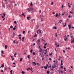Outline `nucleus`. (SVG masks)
Returning a JSON list of instances; mask_svg holds the SVG:
<instances>
[{
	"mask_svg": "<svg viewBox=\"0 0 74 74\" xmlns=\"http://www.w3.org/2000/svg\"><path fill=\"white\" fill-rule=\"evenodd\" d=\"M27 10L28 12H30V11H32V10H33V8L31 7L30 8V9L29 8H28L27 9Z\"/></svg>",
	"mask_w": 74,
	"mask_h": 74,
	"instance_id": "obj_1",
	"label": "nucleus"
},
{
	"mask_svg": "<svg viewBox=\"0 0 74 74\" xmlns=\"http://www.w3.org/2000/svg\"><path fill=\"white\" fill-rule=\"evenodd\" d=\"M36 43L38 45H40V40L39 39H38L36 41Z\"/></svg>",
	"mask_w": 74,
	"mask_h": 74,
	"instance_id": "obj_2",
	"label": "nucleus"
},
{
	"mask_svg": "<svg viewBox=\"0 0 74 74\" xmlns=\"http://www.w3.org/2000/svg\"><path fill=\"white\" fill-rule=\"evenodd\" d=\"M71 38V43H73V42H74V38L73 37Z\"/></svg>",
	"mask_w": 74,
	"mask_h": 74,
	"instance_id": "obj_3",
	"label": "nucleus"
},
{
	"mask_svg": "<svg viewBox=\"0 0 74 74\" xmlns=\"http://www.w3.org/2000/svg\"><path fill=\"white\" fill-rule=\"evenodd\" d=\"M37 33H38V34H41V30H40V29H39V30H38V31L37 32Z\"/></svg>",
	"mask_w": 74,
	"mask_h": 74,
	"instance_id": "obj_4",
	"label": "nucleus"
},
{
	"mask_svg": "<svg viewBox=\"0 0 74 74\" xmlns=\"http://www.w3.org/2000/svg\"><path fill=\"white\" fill-rule=\"evenodd\" d=\"M39 49H40L39 50L40 52H42V49H41V48H39Z\"/></svg>",
	"mask_w": 74,
	"mask_h": 74,
	"instance_id": "obj_5",
	"label": "nucleus"
},
{
	"mask_svg": "<svg viewBox=\"0 0 74 74\" xmlns=\"http://www.w3.org/2000/svg\"><path fill=\"white\" fill-rule=\"evenodd\" d=\"M69 35L71 37V38H72L73 37V35L72 34L70 33L69 34Z\"/></svg>",
	"mask_w": 74,
	"mask_h": 74,
	"instance_id": "obj_6",
	"label": "nucleus"
},
{
	"mask_svg": "<svg viewBox=\"0 0 74 74\" xmlns=\"http://www.w3.org/2000/svg\"><path fill=\"white\" fill-rule=\"evenodd\" d=\"M58 42L56 41L55 42V45L56 47H57V45H58Z\"/></svg>",
	"mask_w": 74,
	"mask_h": 74,
	"instance_id": "obj_7",
	"label": "nucleus"
},
{
	"mask_svg": "<svg viewBox=\"0 0 74 74\" xmlns=\"http://www.w3.org/2000/svg\"><path fill=\"white\" fill-rule=\"evenodd\" d=\"M64 41H67V38H65V37H64Z\"/></svg>",
	"mask_w": 74,
	"mask_h": 74,
	"instance_id": "obj_8",
	"label": "nucleus"
},
{
	"mask_svg": "<svg viewBox=\"0 0 74 74\" xmlns=\"http://www.w3.org/2000/svg\"><path fill=\"white\" fill-rule=\"evenodd\" d=\"M32 63V64H35V65H36L37 64H36V62H33Z\"/></svg>",
	"mask_w": 74,
	"mask_h": 74,
	"instance_id": "obj_9",
	"label": "nucleus"
},
{
	"mask_svg": "<svg viewBox=\"0 0 74 74\" xmlns=\"http://www.w3.org/2000/svg\"><path fill=\"white\" fill-rule=\"evenodd\" d=\"M68 26L69 27V29H71V25H68Z\"/></svg>",
	"mask_w": 74,
	"mask_h": 74,
	"instance_id": "obj_10",
	"label": "nucleus"
},
{
	"mask_svg": "<svg viewBox=\"0 0 74 74\" xmlns=\"http://www.w3.org/2000/svg\"><path fill=\"white\" fill-rule=\"evenodd\" d=\"M22 15L24 16V17L25 18V17L26 16H25V14L23 13H22Z\"/></svg>",
	"mask_w": 74,
	"mask_h": 74,
	"instance_id": "obj_11",
	"label": "nucleus"
},
{
	"mask_svg": "<svg viewBox=\"0 0 74 74\" xmlns=\"http://www.w3.org/2000/svg\"><path fill=\"white\" fill-rule=\"evenodd\" d=\"M17 54V53H15L14 55V57H15V58H16V55Z\"/></svg>",
	"mask_w": 74,
	"mask_h": 74,
	"instance_id": "obj_12",
	"label": "nucleus"
},
{
	"mask_svg": "<svg viewBox=\"0 0 74 74\" xmlns=\"http://www.w3.org/2000/svg\"><path fill=\"white\" fill-rule=\"evenodd\" d=\"M33 69L32 68V67H31V69H30V70H31V71H32V72H33V71H32Z\"/></svg>",
	"mask_w": 74,
	"mask_h": 74,
	"instance_id": "obj_13",
	"label": "nucleus"
},
{
	"mask_svg": "<svg viewBox=\"0 0 74 74\" xmlns=\"http://www.w3.org/2000/svg\"><path fill=\"white\" fill-rule=\"evenodd\" d=\"M47 52H46V53H44V55H46V56H48V55H47V54H48L47 53Z\"/></svg>",
	"mask_w": 74,
	"mask_h": 74,
	"instance_id": "obj_14",
	"label": "nucleus"
},
{
	"mask_svg": "<svg viewBox=\"0 0 74 74\" xmlns=\"http://www.w3.org/2000/svg\"><path fill=\"white\" fill-rule=\"evenodd\" d=\"M58 66V64H56V65H54V68L55 67H57Z\"/></svg>",
	"mask_w": 74,
	"mask_h": 74,
	"instance_id": "obj_15",
	"label": "nucleus"
},
{
	"mask_svg": "<svg viewBox=\"0 0 74 74\" xmlns=\"http://www.w3.org/2000/svg\"><path fill=\"white\" fill-rule=\"evenodd\" d=\"M10 74H12V70L10 71Z\"/></svg>",
	"mask_w": 74,
	"mask_h": 74,
	"instance_id": "obj_16",
	"label": "nucleus"
},
{
	"mask_svg": "<svg viewBox=\"0 0 74 74\" xmlns=\"http://www.w3.org/2000/svg\"><path fill=\"white\" fill-rule=\"evenodd\" d=\"M53 29H57V27H54L53 28Z\"/></svg>",
	"mask_w": 74,
	"mask_h": 74,
	"instance_id": "obj_17",
	"label": "nucleus"
},
{
	"mask_svg": "<svg viewBox=\"0 0 74 74\" xmlns=\"http://www.w3.org/2000/svg\"><path fill=\"white\" fill-rule=\"evenodd\" d=\"M33 55H36V53L34 52L32 53Z\"/></svg>",
	"mask_w": 74,
	"mask_h": 74,
	"instance_id": "obj_18",
	"label": "nucleus"
},
{
	"mask_svg": "<svg viewBox=\"0 0 74 74\" xmlns=\"http://www.w3.org/2000/svg\"><path fill=\"white\" fill-rule=\"evenodd\" d=\"M30 55H29L27 56V57L28 59H30Z\"/></svg>",
	"mask_w": 74,
	"mask_h": 74,
	"instance_id": "obj_19",
	"label": "nucleus"
},
{
	"mask_svg": "<svg viewBox=\"0 0 74 74\" xmlns=\"http://www.w3.org/2000/svg\"><path fill=\"white\" fill-rule=\"evenodd\" d=\"M47 74H49V72L48 71H47Z\"/></svg>",
	"mask_w": 74,
	"mask_h": 74,
	"instance_id": "obj_20",
	"label": "nucleus"
},
{
	"mask_svg": "<svg viewBox=\"0 0 74 74\" xmlns=\"http://www.w3.org/2000/svg\"><path fill=\"white\" fill-rule=\"evenodd\" d=\"M58 13H56V17H58Z\"/></svg>",
	"mask_w": 74,
	"mask_h": 74,
	"instance_id": "obj_21",
	"label": "nucleus"
},
{
	"mask_svg": "<svg viewBox=\"0 0 74 74\" xmlns=\"http://www.w3.org/2000/svg\"><path fill=\"white\" fill-rule=\"evenodd\" d=\"M5 49H7V45H6L5 46Z\"/></svg>",
	"mask_w": 74,
	"mask_h": 74,
	"instance_id": "obj_22",
	"label": "nucleus"
},
{
	"mask_svg": "<svg viewBox=\"0 0 74 74\" xmlns=\"http://www.w3.org/2000/svg\"><path fill=\"white\" fill-rule=\"evenodd\" d=\"M44 68H45V69H47V67L46 66H44Z\"/></svg>",
	"mask_w": 74,
	"mask_h": 74,
	"instance_id": "obj_23",
	"label": "nucleus"
},
{
	"mask_svg": "<svg viewBox=\"0 0 74 74\" xmlns=\"http://www.w3.org/2000/svg\"><path fill=\"white\" fill-rule=\"evenodd\" d=\"M1 52L2 54H4V51L3 50L1 51Z\"/></svg>",
	"mask_w": 74,
	"mask_h": 74,
	"instance_id": "obj_24",
	"label": "nucleus"
},
{
	"mask_svg": "<svg viewBox=\"0 0 74 74\" xmlns=\"http://www.w3.org/2000/svg\"><path fill=\"white\" fill-rule=\"evenodd\" d=\"M27 20H30V18H29V17H27Z\"/></svg>",
	"mask_w": 74,
	"mask_h": 74,
	"instance_id": "obj_25",
	"label": "nucleus"
},
{
	"mask_svg": "<svg viewBox=\"0 0 74 74\" xmlns=\"http://www.w3.org/2000/svg\"><path fill=\"white\" fill-rule=\"evenodd\" d=\"M12 28H13V26L12 25H11L10 28L11 29Z\"/></svg>",
	"mask_w": 74,
	"mask_h": 74,
	"instance_id": "obj_26",
	"label": "nucleus"
},
{
	"mask_svg": "<svg viewBox=\"0 0 74 74\" xmlns=\"http://www.w3.org/2000/svg\"><path fill=\"white\" fill-rule=\"evenodd\" d=\"M30 52H31V53H32L33 52V49L31 50Z\"/></svg>",
	"mask_w": 74,
	"mask_h": 74,
	"instance_id": "obj_27",
	"label": "nucleus"
},
{
	"mask_svg": "<svg viewBox=\"0 0 74 74\" xmlns=\"http://www.w3.org/2000/svg\"><path fill=\"white\" fill-rule=\"evenodd\" d=\"M37 36V34H36L35 36H34V37H36Z\"/></svg>",
	"mask_w": 74,
	"mask_h": 74,
	"instance_id": "obj_28",
	"label": "nucleus"
},
{
	"mask_svg": "<svg viewBox=\"0 0 74 74\" xmlns=\"http://www.w3.org/2000/svg\"><path fill=\"white\" fill-rule=\"evenodd\" d=\"M37 64L38 66H40V64L38 63H37Z\"/></svg>",
	"mask_w": 74,
	"mask_h": 74,
	"instance_id": "obj_29",
	"label": "nucleus"
},
{
	"mask_svg": "<svg viewBox=\"0 0 74 74\" xmlns=\"http://www.w3.org/2000/svg\"><path fill=\"white\" fill-rule=\"evenodd\" d=\"M23 59V58H21V59H20V62H21V61H22Z\"/></svg>",
	"mask_w": 74,
	"mask_h": 74,
	"instance_id": "obj_30",
	"label": "nucleus"
},
{
	"mask_svg": "<svg viewBox=\"0 0 74 74\" xmlns=\"http://www.w3.org/2000/svg\"><path fill=\"white\" fill-rule=\"evenodd\" d=\"M49 67L50 68H51V66H48V68H49Z\"/></svg>",
	"mask_w": 74,
	"mask_h": 74,
	"instance_id": "obj_31",
	"label": "nucleus"
},
{
	"mask_svg": "<svg viewBox=\"0 0 74 74\" xmlns=\"http://www.w3.org/2000/svg\"><path fill=\"white\" fill-rule=\"evenodd\" d=\"M68 17L69 18H71V16H70V14H69V16H68Z\"/></svg>",
	"mask_w": 74,
	"mask_h": 74,
	"instance_id": "obj_32",
	"label": "nucleus"
},
{
	"mask_svg": "<svg viewBox=\"0 0 74 74\" xmlns=\"http://www.w3.org/2000/svg\"><path fill=\"white\" fill-rule=\"evenodd\" d=\"M30 5H31V6L33 5V3H32V2H31V4H30Z\"/></svg>",
	"mask_w": 74,
	"mask_h": 74,
	"instance_id": "obj_33",
	"label": "nucleus"
},
{
	"mask_svg": "<svg viewBox=\"0 0 74 74\" xmlns=\"http://www.w3.org/2000/svg\"><path fill=\"white\" fill-rule=\"evenodd\" d=\"M14 23L15 24H16V23H16V21H14Z\"/></svg>",
	"mask_w": 74,
	"mask_h": 74,
	"instance_id": "obj_34",
	"label": "nucleus"
},
{
	"mask_svg": "<svg viewBox=\"0 0 74 74\" xmlns=\"http://www.w3.org/2000/svg\"><path fill=\"white\" fill-rule=\"evenodd\" d=\"M1 67H4V65L3 64H2L1 66Z\"/></svg>",
	"mask_w": 74,
	"mask_h": 74,
	"instance_id": "obj_35",
	"label": "nucleus"
},
{
	"mask_svg": "<svg viewBox=\"0 0 74 74\" xmlns=\"http://www.w3.org/2000/svg\"><path fill=\"white\" fill-rule=\"evenodd\" d=\"M64 71H66V68H64Z\"/></svg>",
	"mask_w": 74,
	"mask_h": 74,
	"instance_id": "obj_36",
	"label": "nucleus"
},
{
	"mask_svg": "<svg viewBox=\"0 0 74 74\" xmlns=\"http://www.w3.org/2000/svg\"><path fill=\"white\" fill-rule=\"evenodd\" d=\"M46 46V45H44V48H45V49H46V47H45Z\"/></svg>",
	"mask_w": 74,
	"mask_h": 74,
	"instance_id": "obj_37",
	"label": "nucleus"
},
{
	"mask_svg": "<svg viewBox=\"0 0 74 74\" xmlns=\"http://www.w3.org/2000/svg\"><path fill=\"white\" fill-rule=\"evenodd\" d=\"M22 73L23 74H25V72L23 71H22Z\"/></svg>",
	"mask_w": 74,
	"mask_h": 74,
	"instance_id": "obj_38",
	"label": "nucleus"
},
{
	"mask_svg": "<svg viewBox=\"0 0 74 74\" xmlns=\"http://www.w3.org/2000/svg\"><path fill=\"white\" fill-rule=\"evenodd\" d=\"M15 29H16V28H15V27H14L13 28V30H15Z\"/></svg>",
	"mask_w": 74,
	"mask_h": 74,
	"instance_id": "obj_39",
	"label": "nucleus"
},
{
	"mask_svg": "<svg viewBox=\"0 0 74 74\" xmlns=\"http://www.w3.org/2000/svg\"><path fill=\"white\" fill-rule=\"evenodd\" d=\"M25 31H23V34H25Z\"/></svg>",
	"mask_w": 74,
	"mask_h": 74,
	"instance_id": "obj_40",
	"label": "nucleus"
},
{
	"mask_svg": "<svg viewBox=\"0 0 74 74\" xmlns=\"http://www.w3.org/2000/svg\"><path fill=\"white\" fill-rule=\"evenodd\" d=\"M52 55V53L51 52L50 54H49V55Z\"/></svg>",
	"mask_w": 74,
	"mask_h": 74,
	"instance_id": "obj_41",
	"label": "nucleus"
},
{
	"mask_svg": "<svg viewBox=\"0 0 74 74\" xmlns=\"http://www.w3.org/2000/svg\"><path fill=\"white\" fill-rule=\"evenodd\" d=\"M47 44H48V43H45L44 44V45H47Z\"/></svg>",
	"mask_w": 74,
	"mask_h": 74,
	"instance_id": "obj_42",
	"label": "nucleus"
},
{
	"mask_svg": "<svg viewBox=\"0 0 74 74\" xmlns=\"http://www.w3.org/2000/svg\"><path fill=\"white\" fill-rule=\"evenodd\" d=\"M61 69H63V66H61Z\"/></svg>",
	"mask_w": 74,
	"mask_h": 74,
	"instance_id": "obj_43",
	"label": "nucleus"
},
{
	"mask_svg": "<svg viewBox=\"0 0 74 74\" xmlns=\"http://www.w3.org/2000/svg\"><path fill=\"white\" fill-rule=\"evenodd\" d=\"M54 68H55V67H54V66H52V69H54Z\"/></svg>",
	"mask_w": 74,
	"mask_h": 74,
	"instance_id": "obj_44",
	"label": "nucleus"
},
{
	"mask_svg": "<svg viewBox=\"0 0 74 74\" xmlns=\"http://www.w3.org/2000/svg\"><path fill=\"white\" fill-rule=\"evenodd\" d=\"M13 64H14V65H16V64H15V62H13L12 63Z\"/></svg>",
	"mask_w": 74,
	"mask_h": 74,
	"instance_id": "obj_45",
	"label": "nucleus"
},
{
	"mask_svg": "<svg viewBox=\"0 0 74 74\" xmlns=\"http://www.w3.org/2000/svg\"><path fill=\"white\" fill-rule=\"evenodd\" d=\"M3 15H4V16H5V14H3Z\"/></svg>",
	"mask_w": 74,
	"mask_h": 74,
	"instance_id": "obj_46",
	"label": "nucleus"
},
{
	"mask_svg": "<svg viewBox=\"0 0 74 74\" xmlns=\"http://www.w3.org/2000/svg\"><path fill=\"white\" fill-rule=\"evenodd\" d=\"M1 72H2V73H3V70L2 69H1Z\"/></svg>",
	"mask_w": 74,
	"mask_h": 74,
	"instance_id": "obj_47",
	"label": "nucleus"
},
{
	"mask_svg": "<svg viewBox=\"0 0 74 74\" xmlns=\"http://www.w3.org/2000/svg\"><path fill=\"white\" fill-rule=\"evenodd\" d=\"M58 23H60V24H61V22H60V21H59Z\"/></svg>",
	"mask_w": 74,
	"mask_h": 74,
	"instance_id": "obj_48",
	"label": "nucleus"
},
{
	"mask_svg": "<svg viewBox=\"0 0 74 74\" xmlns=\"http://www.w3.org/2000/svg\"><path fill=\"white\" fill-rule=\"evenodd\" d=\"M51 5H53V2H52L51 3Z\"/></svg>",
	"mask_w": 74,
	"mask_h": 74,
	"instance_id": "obj_49",
	"label": "nucleus"
},
{
	"mask_svg": "<svg viewBox=\"0 0 74 74\" xmlns=\"http://www.w3.org/2000/svg\"><path fill=\"white\" fill-rule=\"evenodd\" d=\"M46 66L47 67H48V64H47V65H46Z\"/></svg>",
	"mask_w": 74,
	"mask_h": 74,
	"instance_id": "obj_50",
	"label": "nucleus"
},
{
	"mask_svg": "<svg viewBox=\"0 0 74 74\" xmlns=\"http://www.w3.org/2000/svg\"><path fill=\"white\" fill-rule=\"evenodd\" d=\"M60 72L61 73H63V71H60Z\"/></svg>",
	"mask_w": 74,
	"mask_h": 74,
	"instance_id": "obj_51",
	"label": "nucleus"
},
{
	"mask_svg": "<svg viewBox=\"0 0 74 74\" xmlns=\"http://www.w3.org/2000/svg\"><path fill=\"white\" fill-rule=\"evenodd\" d=\"M22 36V35L21 34H20L18 35V36Z\"/></svg>",
	"mask_w": 74,
	"mask_h": 74,
	"instance_id": "obj_52",
	"label": "nucleus"
},
{
	"mask_svg": "<svg viewBox=\"0 0 74 74\" xmlns=\"http://www.w3.org/2000/svg\"><path fill=\"white\" fill-rule=\"evenodd\" d=\"M15 41H16V40H15L13 41V43H15Z\"/></svg>",
	"mask_w": 74,
	"mask_h": 74,
	"instance_id": "obj_53",
	"label": "nucleus"
},
{
	"mask_svg": "<svg viewBox=\"0 0 74 74\" xmlns=\"http://www.w3.org/2000/svg\"><path fill=\"white\" fill-rule=\"evenodd\" d=\"M63 52H64V53H65V52H66L64 50H63Z\"/></svg>",
	"mask_w": 74,
	"mask_h": 74,
	"instance_id": "obj_54",
	"label": "nucleus"
},
{
	"mask_svg": "<svg viewBox=\"0 0 74 74\" xmlns=\"http://www.w3.org/2000/svg\"><path fill=\"white\" fill-rule=\"evenodd\" d=\"M49 59L50 60H52V59L51 58H49Z\"/></svg>",
	"mask_w": 74,
	"mask_h": 74,
	"instance_id": "obj_55",
	"label": "nucleus"
},
{
	"mask_svg": "<svg viewBox=\"0 0 74 74\" xmlns=\"http://www.w3.org/2000/svg\"><path fill=\"white\" fill-rule=\"evenodd\" d=\"M22 39H23V40H24L25 39V37H23Z\"/></svg>",
	"mask_w": 74,
	"mask_h": 74,
	"instance_id": "obj_56",
	"label": "nucleus"
},
{
	"mask_svg": "<svg viewBox=\"0 0 74 74\" xmlns=\"http://www.w3.org/2000/svg\"><path fill=\"white\" fill-rule=\"evenodd\" d=\"M61 63H63V61L62 60H61Z\"/></svg>",
	"mask_w": 74,
	"mask_h": 74,
	"instance_id": "obj_57",
	"label": "nucleus"
},
{
	"mask_svg": "<svg viewBox=\"0 0 74 74\" xmlns=\"http://www.w3.org/2000/svg\"><path fill=\"white\" fill-rule=\"evenodd\" d=\"M30 31H28V33H30Z\"/></svg>",
	"mask_w": 74,
	"mask_h": 74,
	"instance_id": "obj_58",
	"label": "nucleus"
},
{
	"mask_svg": "<svg viewBox=\"0 0 74 74\" xmlns=\"http://www.w3.org/2000/svg\"><path fill=\"white\" fill-rule=\"evenodd\" d=\"M31 12V13H34V12L32 11Z\"/></svg>",
	"mask_w": 74,
	"mask_h": 74,
	"instance_id": "obj_59",
	"label": "nucleus"
},
{
	"mask_svg": "<svg viewBox=\"0 0 74 74\" xmlns=\"http://www.w3.org/2000/svg\"><path fill=\"white\" fill-rule=\"evenodd\" d=\"M65 26H66V24H65V25H64L63 26V27H65Z\"/></svg>",
	"mask_w": 74,
	"mask_h": 74,
	"instance_id": "obj_60",
	"label": "nucleus"
},
{
	"mask_svg": "<svg viewBox=\"0 0 74 74\" xmlns=\"http://www.w3.org/2000/svg\"><path fill=\"white\" fill-rule=\"evenodd\" d=\"M57 47H59V45H58L57 46Z\"/></svg>",
	"mask_w": 74,
	"mask_h": 74,
	"instance_id": "obj_61",
	"label": "nucleus"
},
{
	"mask_svg": "<svg viewBox=\"0 0 74 74\" xmlns=\"http://www.w3.org/2000/svg\"><path fill=\"white\" fill-rule=\"evenodd\" d=\"M8 7H9V8H10V7H11V6L10 5H8Z\"/></svg>",
	"mask_w": 74,
	"mask_h": 74,
	"instance_id": "obj_62",
	"label": "nucleus"
},
{
	"mask_svg": "<svg viewBox=\"0 0 74 74\" xmlns=\"http://www.w3.org/2000/svg\"><path fill=\"white\" fill-rule=\"evenodd\" d=\"M1 17L2 18H4V16H1Z\"/></svg>",
	"mask_w": 74,
	"mask_h": 74,
	"instance_id": "obj_63",
	"label": "nucleus"
},
{
	"mask_svg": "<svg viewBox=\"0 0 74 74\" xmlns=\"http://www.w3.org/2000/svg\"><path fill=\"white\" fill-rule=\"evenodd\" d=\"M29 68H28L27 69V71H29Z\"/></svg>",
	"mask_w": 74,
	"mask_h": 74,
	"instance_id": "obj_64",
	"label": "nucleus"
}]
</instances>
